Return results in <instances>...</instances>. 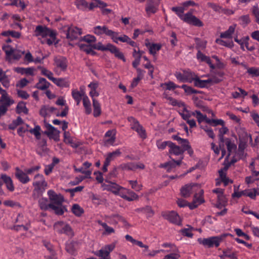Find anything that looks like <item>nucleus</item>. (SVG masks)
<instances>
[{
    "mask_svg": "<svg viewBox=\"0 0 259 259\" xmlns=\"http://www.w3.org/2000/svg\"><path fill=\"white\" fill-rule=\"evenodd\" d=\"M53 82L60 88H67L70 85V82L67 78H55Z\"/></svg>",
    "mask_w": 259,
    "mask_h": 259,
    "instance_id": "bb28decb",
    "label": "nucleus"
},
{
    "mask_svg": "<svg viewBox=\"0 0 259 259\" xmlns=\"http://www.w3.org/2000/svg\"><path fill=\"white\" fill-rule=\"evenodd\" d=\"M40 69L42 75L46 76L49 79L53 82L55 77H54L53 73L52 71L44 67L40 68Z\"/></svg>",
    "mask_w": 259,
    "mask_h": 259,
    "instance_id": "de8ad7c7",
    "label": "nucleus"
},
{
    "mask_svg": "<svg viewBox=\"0 0 259 259\" xmlns=\"http://www.w3.org/2000/svg\"><path fill=\"white\" fill-rule=\"evenodd\" d=\"M212 192L217 195L218 200L220 204H222L226 201L224 194V190L223 189H214L212 190Z\"/></svg>",
    "mask_w": 259,
    "mask_h": 259,
    "instance_id": "c9c22d12",
    "label": "nucleus"
},
{
    "mask_svg": "<svg viewBox=\"0 0 259 259\" xmlns=\"http://www.w3.org/2000/svg\"><path fill=\"white\" fill-rule=\"evenodd\" d=\"M228 235H230V234H223L220 236H212L207 238H199L198 239V242L206 247H217L220 245L221 242Z\"/></svg>",
    "mask_w": 259,
    "mask_h": 259,
    "instance_id": "39448f33",
    "label": "nucleus"
},
{
    "mask_svg": "<svg viewBox=\"0 0 259 259\" xmlns=\"http://www.w3.org/2000/svg\"><path fill=\"white\" fill-rule=\"evenodd\" d=\"M247 73L253 76H259V68L250 67L247 68Z\"/></svg>",
    "mask_w": 259,
    "mask_h": 259,
    "instance_id": "338daca9",
    "label": "nucleus"
},
{
    "mask_svg": "<svg viewBox=\"0 0 259 259\" xmlns=\"http://www.w3.org/2000/svg\"><path fill=\"white\" fill-rule=\"evenodd\" d=\"M50 201L46 198H41L38 200V204L41 209L46 210L49 208L53 210L56 214L62 215L66 211L63 205L64 201L63 196L61 194H56L53 190L48 191Z\"/></svg>",
    "mask_w": 259,
    "mask_h": 259,
    "instance_id": "f257e3e1",
    "label": "nucleus"
},
{
    "mask_svg": "<svg viewBox=\"0 0 259 259\" xmlns=\"http://www.w3.org/2000/svg\"><path fill=\"white\" fill-rule=\"evenodd\" d=\"M224 255L230 259H237V252L232 251L230 249L224 250Z\"/></svg>",
    "mask_w": 259,
    "mask_h": 259,
    "instance_id": "e2e57ef3",
    "label": "nucleus"
},
{
    "mask_svg": "<svg viewBox=\"0 0 259 259\" xmlns=\"http://www.w3.org/2000/svg\"><path fill=\"white\" fill-rule=\"evenodd\" d=\"M197 186V184L195 183L186 185L181 190V195L184 197H189L192 192L193 187Z\"/></svg>",
    "mask_w": 259,
    "mask_h": 259,
    "instance_id": "aec40b11",
    "label": "nucleus"
},
{
    "mask_svg": "<svg viewBox=\"0 0 259 259\" xmlns=\"http://www.w3.org/2000/svg\"><path fill=\"white\" fill-rule=\"evenodd\" d=\"M40 127L39 125H35L34 128H30L29 132L34 135L37 139H39L40 138Z\"/></svg>",
    "mask_w": 259,
    "mask_h": 259,
    "instance_id": "13d9d810",
    "label": "nucleus"
},
{
    "mask_svg": "<svg viewBox=\"0 0 259 259\" xmlns=\"http://www.w3.org/2000/svg\"><path fill=\"white\" fill-rule=\"evenodd\" d=\"M223 75L224 73L222 71L212 72L211 71L210 74L206 75L208 78L207 79L202 80L205 87L208 88L221 82L222 80Z\"/></svg>",
    "mask_w": 259,
    "mask_h": 259,
    "instance_id": "0eeeda50",
    "label": "nucleus"
},
{
    "mask_svg": "<svg viewBox=\"0 0 259 259\" xmlns=\"http://www.w3.org/2000/svg\"><path fill=\"white\" fill-rule=\"evenodd\" d=\"M64 141L67 144L70 145L73 148H77L80 145L79 142H75L73 138L70 136L69 132H65L64 133Z\"/></svg>",
    "mask_w": 259,
    "mask_h": 259,
    "instance_id": "6ab92c4d",
    "label": "nucleus"
},
{
    "mask_svg": "<svg viewBox=\"0 0 259 259\" xmlns=\"http://www.w3.org/2000/svg\"><path fill=\"white\" fill-rule=\"evenodd\" d=\"M54 63L56 67L60 68L62 71L66 70L68 65L66 58L62 56L55 58Z\"/></svg>",
    "mask_w": 259,
    "mask_h": 259,
    "instance_id": "dca6fc26",
    "label": "nucleus"
},
{
    "mask_svg": "<svg viewBox=\"0 0 259 259\" xmlns=\"http://www.w3.org/2000/svg\"><path fill=\"white\" fill-rule=\"evenodd\" d=\"M82 102L83 107L85 109V113L87 114H91L92 111V109L91 102L88 96H85L83 97L82 99Z\"/></svg>",
    "mask_w": 259,
    "mask_h": 259,
    "instance_id": "f704fd0d",
    "label": "nucleus"
},
{
    "mask_svg": "<svg viewBox=\"0 0 259 259\" xmlns=\"http://www.w3.org/2000/svg\"><path fill=\"white\" fill-rule=\"evenodd\" d=\"M16 222L19 223L15 227L23 228V230H28L30 227V221L28 218L22 214H19L16 218Z\"/></svg>",
    "mask_w": 259,
    "mask_h": 259,
    "instance_id": "ddd939ff",
    "label": "nucleus"
},
{
    "mask_svg": "<svg viewBox=\"0 0 259 259\" xmlns=\"http://www.w3.org/2000/svg\"><path fill=\"white\" fill-rule=\"evenodd\" d=\"M54 230L59 234H64L72 237L74 236V232L70 226L65 222L58 221L53 226Z\"/></svg>",
    "mask_w": 259,
    "mask_h": 259,
    "instance_id": "423d86ee",
    "label": "nucleus"
},
{
    "mask_svg": "<svg viewBox=\"0 0 259 259\" xmlns=\"http://www.w3.org/2000/svg\"><path fill=\"white\" fill-rule=\"evenodd\" d=\"M84 41L89 45H92V43L96 42V38L94 35L88 34L79 38V41Z\"/></svg>",
    "mask_w": 259,
    "mask_h": 259,
    "instance_id": "09e8293b",
    "label": "nucleus"
},
{
    "mask_svg": "<svg viewBox=\"0 0 259 259\" xmlns=\"http://www.w3.org/2000/svg\"><path fill=\"white\" fill-rule=\"evenodd\" d=\"M74 5L80 10L85 11L88 7V3L85 0H75Z\"/></svg>",
    "mask_w": 259,
    "mask_h": 259,
    "instance_id": "a19ab883",
    "label": "nucleus"
},
{
    "mask_svg": "<svg viewBox=\"0 0 259 259\" xmlns=\"http://www.w3.org/2000/svg\"><path fill=\"white\" fill-rule=\"evenodd\" d=\"M106 218L110 221L112 224H117L119 222H121L123 224H125L126 221L120 215L118 214H114L106 217Z\"/></svg>",
    "mask_w": 259,
    "mask_h": 259,
    "instance_id": "393cba45",
    "label": "nucleus"
},
{
    "mask_svg": "<svg viewBox=\"0 0 259 259\" xmlns=\"http://www.w3.org/2000/svg\"><path fill=\"white\" fill-rule=\"evenodd\" d=\"M160 87L164 90L169 91L174 90L177 88L180 87V86L176 84L174 82L171 81L161 83Z\"/></svg>",
    "mask_w": 259,
    "mask_h": 259,
    "instance_id": "e433bc0d",
    "label": "nucleus"
},
{
    "mask_svg": "<svg viewBox=\"0 0 259 259\" xmlns=\"http://www.w3.org/2000/svg\"><path fill=\"white\" fill-rule=\"evenodd\" d=\"M93 32L97 35H102L105 34L109 36L110 38L112 35L114 34V31L109 29L106 25L96 26L93 28Z\"/></svg>",
    "mask_w": 259,
    "mask_h": 259,
    "instance_id": "f8f14e48",
    "label": "nucleus"
},
{
    "mask_svg": "<svg viewBox=\"0 0 259 259\" xmlns=\"http://www.w3.org/2000/svg\"><path fill=\"white\" fill-rule=\"evenodd\" d=\"M32 185L34 187L33 196L35 199L42 195L48 186L44 176L39 174L34 176Z\"/></svg>",
    "mask_w": 259,
    "mask_h": 259,
    "instance_id": "20e7f679",
    "label": "nucleus"
},
{
    "mask_svg": "<svg viewBox=\"0 0 259 259\" xmlns=\"http://www.w3.org/2000/svg\"><path fill=\"white\" fill-rule=\"evenodd\" d=\"M181 145L180 147L183 150V153L185 151H188L190 155H192L193 153V150L191 148L189 141L187 139H184L182 141L179 143Z\"/></svg>",
    "mask_w": 259,
    "mask_h": 259,
    "instance_id": "72a5a7b5",
    "label": "nucleus"
},
{
    "mask_svg": "<svg viewBox=\"0 0 259 259\" xmlns=\"http://www.w3.org/2000/svg\"><path fill=\"white\" fill-rule=\"evenodd\" d=\"M85 95H84L83 92H80L77 90H73L72 91V96L74 100H77V99H81L82 98H83L84 96Z\"/></svg>",
    "mask_w": 259,
    "mask_h": 259,
    "instance_id": "69168bd1",
    "label": "nucleus"
},
{
    "mask_svg": "<svg viewBox=\"0 0 259 259\" xmlns=\"http://www.w3.org/2000/svg\"><path fill=\"white\" fill-rule=\"evenodd\" d=\"M184 72L185 77V82L191 83L192 81H194L195 78L197 77V74L189 69L184 70Z\"/></svg>",
    "mask_w": 259,
    "mask_h": 259,
    "instance_id": "c756f323",
    "label": "nucleus"
},
{
    "mask_svg": "<svg viewBox=\"0 0 259 259\" xmlns=\"http://www.w3.org/2000/svg\"><path fill=\"white\" fill-rule=\"evenodd\" d=\"M236 25H232L230 26L228 29L226 31L222 32L220 34L221 38H232V35L235 32V30L236 28Z\"/></svg>",
    "mask_w": 259,
    "mask_h": 259,
    "instance_id": "c85d7f7f",
    "label": "nucleus"
},
{
    "mask_svg": "<svg viewBox=\"0 0 259 259\" xmlns=\"http://www.w3.org/2000/svg\"><path fill=\"white\" fill-rule=\"evenodd\" d=\"M162 167L165 168L167 172H171L174 168H176V164L173 162L172 160L162 164L161 165Z\"/></svg>",
    "mask_w": 259,
    "mask_h": 259,
    "instance_id": "5fc2aeb1",
    "label": "nucleus"
},
{
    "mask_svg": "<svg viewBox=\"0 0 259 259\" xmlns=\"http://www.w3.org/2000/svg\"><path fill=\"white\" fill-rule=\"evenodd\" d=\"M102 188L103 190L111 191L129 201H133L138 198V195L133 191L108 180H106L105 183L102 184Z\"/></svg>",
    "mask_w": 259,
    "mask_h": 259,
    "instance_id": "f03ea898",
    "label": "nucleus"
},
{
    "mask_svg": "<svg viewBox=\"0 0 259 259\" xmlns=\"http://www.w3.org/2000/svg\"><path fill=\"white\" fill-rule=\"evenodd\" d=\"M215 41L217 43L221 46H225L230 48L233 47L234 46L233 42L232 40H228L226 41L220 38H218L216 39Z\"/></svg>",
    "mask_w": 259,
    "mask_h": 259,
    "instance_id": "6e6d98bb",
    "label": "nucleus"
},
{
    "mask_svg": "<svg viewBox=\"0 0 259 259\" xmlns=\"http://www.w3.org/2000/svg\"><path fill=\"white\" fill-rule=\"evenodd\" d=\"M118 168L122 170L135 171L134 162H127L121 164Z\"/></svg>",
    "mask_w": 259,
    "mask_h": 259,
    "instance_id": "a18cd8bd",
    "label": "nucleus"
},
{
    "mask_svg": "<svg viewBox=\"0 0 259 259\" xmlns=\"http://www.w3.org/2000/svg\"><path fill=\"white\" fill-rule=\"evenodd\" d=\"M228 169V166H225L223 168L219 171V176L223 183L224 186H227L229 183H232L233 181L226 176V171Z\"/></svg>",
    "mask_w": 259,
    "mask_h": 259,
    "instance_id": "a211bd4d",
    "label": "nucleus"
},
{
    "mask_svg": "<svg viewBox=\"0 0 259 259\" xmlns=\"http://www.w3.org/2000/svg\"><path fill=\"white\" fill-rule=\"evenodd\" d=\"M47 128L48 129V132H46V134L50 138L56 139V138L59 136L60 133L59 131L56 128L50 124H48L47 125Z\"/></svg>",
    "mask_w": 259,
    "mask_h": 259,
    "instance_id": "b1692460",
    "label": "nucleus"
},
{
    "mask_svg": "<svg viewBox=\"0 0 259 259\" xmlns=\"http://www.w3.org/2000/svg\"><path fill=\"white\" fill-rule=\"evenodd\" d=\"M169 143H171V141H162L161 140H158L156 144L159 150H163L166 146L169 147Z\"/></svg>",
    "mask_w": 259,
    "mask_h": 259,
    "instance_id": "bf43d9fd",
    "label": "nucleus"
},
{
    "mask_svg": "<svg viewBox=\"0 0 259 259\" xmlns=\"http://www.w3.org/2000/svg\"><path fill=\"white\" fill-rule=\"evenodd\" d=\"M145 45L152 55H155L161 48V45L160 44L150 43L148 41L145 43Z\"/></svg>",
    "mask_w": 259,
    "mask_h": 259,
    "instance_id": "4be33fe9",
    "label": "nucleus"
},
{
    "mask_svg": "<svg viewBox=\"0 0 259 259\" xmlns=\"http://www.w3.org/2000/svg\"><path fill=\"white\" fill-rule=\"evenodd\" d=\"M257 195H259V187L246 190V196L251 199H255Z\"/></svg>",
    "mask_w": 259,
    "mask_h": 259,
    "instance_id": "49530a36",
    "label": "nucleus"
},
{
    "mask_svg": "<svg viewBox=\"0 0 259 259\" xmlns=\"http://www.w3.org/2000/svg\"><path fill=\"white\" fill-rule=\"evenodd\" d=\"M163 217L169 222L177 224L180 225L181 220L178 213L174 211L170 212H166L163 214Z\"/></svg>",
    "mask_w": 259,
    "mask_h": 259,
    "instance_id": "2eb2a0df",
    "label": "nucleus"
},
{
    "mask_svg": "<svg viewBox=\"0 0 259 259\" xmlns=\"http://www.w3.org/2000/svg\"><path fill=\"white\" fill-rule=\"evenodd\" d=\"M1 178L5 184L7 189L11 192L14 191L15 187L12 179L9 176L4 174L2 175Z\"/></svg>",
    "mask_w": 259,
    "mask_h": 259,
    "instance_id": "412c9836",
    "label": "nucleus"
},
{
    "mask_svg": "<svg viewBox=\"0 0 259 259\" xmlns=\"http://www.w3.org/2000/svg\"><path fill=\"white\" fill-rule=\"evenodd\" d=\"M171 10L175 12L181 20L189 24L197 27H201L203 25L200 20L192 15L193 10H191L190 12L184 14L186 10L184 7L182 6L181 7H172Z\"/></svg>",
    "mask_w": 259,
    "mask_h": 259,
    "instance_id": "7ed1b4c3",
    "label": "nucleus"
},
{
    "mask_svg": "<svg viewBox=\"0 0 259 259\" xmlns=\"http://www.w3.org/2000/svg\"><path fill=\"white\" fill-rule=\"evenodd\" d=\"M16 110L18 113H23L27 114L28 113V109L26 107V105L23 102L18 103V104L17 106Z\"/></svg>",
    "mask_w": 259,
    "mask_h": 259,
    "instance_id": "4d7b16f0",
    "label": "nucleus"
},
{
    "mask_svg": "<svg viewBox=\"0 0 259 259\" xmlns=\"http://www.w3.org/2000/svg\"><path fill=\"white\" fill-rule=\"evenodd\" d=\"M98 223L99 224L102 226L103 228L104 229V231L103 233V235H109L115 232L114 229L112 227L108 226V225L106 223H103L101 221H99Z\"/></svg>",
    "mask_w": 259,
    "mask_h": 259,
    "instance_id": "4c0bfd02",
    "label": "nucleus"
},
{
    "mask_svg": "<svg viewBox=\"0 0 259 259\" xmlns=\"http://www.w3.org/2000/svg\"><path fill=\"white\" fill-rule=\"evenodd\" d=\"M93 104L94 107V116L95 117L99 116L101 112L100 104L95 99H93Z\"/></svg>",
    "mask_w": 259,
    "mask_h": 259,
    "instance_id": "c03bdc74",
    "label": "nucleus"
},
{
    "mask_svg": "<svg viewBox=\"0 0 259 259\" xmlns=\"http://www.w3.org/2000/svg\"><path fill=\"white\" fill-rule=\"evenodd\" d=\"M225 145L227 146L228 155L229 156L233 153L236 149V145L230 139L227 138L225 140Z\"/></svg>",
    "mask_w": 259,
    "mask_h": 259,
    "instance_id": "7c9ffc66",
    "label": "nucleus"
},
{
    "mask_svg": "<svg viewBox=\"0 0 259 259\" xmlns=\"http://www.w3.org/2000/svg\"><path fill=\"white\" fill-rule=\"evenodd\" d=\"M44 40H41L42 44L47 43V44L51 45L55 43L56 39V33L55 32L52 31V34L48 35V37H46Z\"/></svg>",
    "mask_w": 259,
    "mask_h": 259,
    "instance_id": "8fccbe9b",
    "label": "nucleus"
},
{
    "mask_svg": "<svg viewBox=\"0 0 259 259\" xmlns=\"http://www.w3.org/2000/svg\"><path fill=\"white\" fill-rule=\"evenodd\" d=\"M145 10L147 15L149 16L152 14H154L158 10V5L149 2L147 4Z\"/></svg>",
    "mask_w": 259,
    "mask_h": 259,
    "instance_id": "473e14b6",
    "label": "nucleus"
},
{
    "mask_svg": "<svg viewBox=\"0 0 259 259\" xmlns=\"http://www.w3.org/2000/svg\"><path fill=\"white\" fill-rule=\"evenodd\" d=\"M169 154H173L176 156L181 155L183 154V150L181 149V148L176 145L175 143L171 142V143H169Z\"/></svg>",
    "mask_w": 259,
    "mask_h": 259,
    "instance_id": "5701e85b",
    "label": "nucleus"
},
{
    "mask_svg": "<svg viewBox=\"0 0 259 259\" xmlns=\"http://www.w3.org/2000/svg\"><path fill=\"white\" fill-rule=\"evenodd\" d=\"M11 2V5L15 6L17 7H20L22 10L24 9L26 5L23 1L21 0H9Z\"/></svg>",
    "mask_w": 259,
    "mask_h": 259,
    "instance_id": "0e129e2a",
    "label": "nucleus"
},
{
    "mask_svg": "<svg viewBox=\"0 0 259 259\" xmlns=\"http://www.w3.org/2000/svg\"><path fill=\"white\" fill-rule=\"evenodd\" d=\"M204 202L203 198L201 196H199L197 197L196 195L195 196L193 200V203L189 205L190 209H192L197 207L199 205L202 203Z\"/></svg>",
    "mask_w": 259,
    "mask_h": 259,
    "instance_id": "3c124183",
    "label": "nucleus"
},
{
    "mask_svg": "<svg viewBox=\"0 0 259 259\" xmlns=\"http://www.w3.org/2000/svg\"><path fill=\"white\" fill-rule=\"evenodd\" d=\"M114 243L107 245L100 250L96 251L94 254L99 257L100 259H110V253L114 249Z\"/></svg>",
    "mask_w": 259,
    "mask_h": 259,
    "instance_id": "1a4fd4ad",
    "label": "nucleus"
},
{
    "mask_svg": "<svg viewBox=\"0 0 259 259\" xmlns=\"http://www.w3.org/2000/svg\"><path fill=\"white\" fill-rule=\"evenodd\" d=\"M78 45L80 50L85 52L87 54H93L94 53L93 50L94 49L92 48L93 45H87L82 44H78Z\"/></svg>",
    "mask_w": 259,
    "mask_h": 259,
    "instance_id": "864d4df0",
    "label": "nucleus"
},
{
    "mask_svg": "<svg viewBox=\"0 0 259 259\" xmlns=\"http://www.w3.org/2000/svg\"><path fill=\"white\" fill-rule=\"evenodd\" d=\"M3 50L6 53L7 56L12 57L13 53H17L16 50L13 49L9 45H5L3 47Z\"/></svg>",
    "mask_w": 259,
    "mask_h": 259,
    "instance_id": "680f3d73",
    "label": "nucleus"
},
{
    "mask_svg": "<svg viewBox=\"0 0 259 259\" xmlns=\"http://www.w3.org/2000/svg\"><path fill=\"white\" fill-rule=\"evenodd\" d=\"M111 39L115 43H118V41L126 42L127 41H129L130 37L126 35L118 36V32L114 31V34L112 35Z\"/></svg>",
    "mask_w": 259,
    "mask_h": 259,
    "instance_id": "a878e982",
    "label": "nucleus"
},
{
    "mask_svg": "<svg viewBox=\"0 0 259 259\" xmlns=\"http://www.w3.org/2000/svg\"><path fill=\"white\" fill-rule=\"evenodd\" d=\"M181 107H182L183 109L182 110L179 112V113L181 115L183 119H184L185 120H187L188 119H189V118L193 116V115L192 114V112L188 111L186 109L185 104L184 106H181Z\"/></svg>",
    "mask_w": 259,
    "mask_h": 259,
    "instance_id": "37998d69",
    "label": "nucleus"
},
{
    "mask_svg": "<svg viewBox=\"0 0 259 259\" xmlns=\"http://www.w3.org/2000/svg\"><path fill=\"white\" fill-rule=\"evenodd\" d=\"M192 114L193 116H195L197 118V121L199 123H201L206 119V115L202 114L200 111L198 110L192 112Z\"/></svg>",
    "mask_w": 259,
    "mask_h": 259,
    "instance_id": "052dcab7",
    "label": "nucleus"
},
{
    "mask_svg": "<svg viewBox=\"0 0 259 259\" xmlns=\"http://www.w3.org/2000/svg\"><path fill=\"white\" fill-rule=\"evenodd\" d=\"M121 154L119 149H116L112 152L109 153L106 157L105 160L110 162L115 159L116 157H119Z\"/></svg>",
    "mask_w": 259,
    "mask_h": 259,
    "instance_id": "58836bf2",
    "label": "nucleus"
},
{
    "mask_svg": "<svg viewBox=\"0 0 259 259\" xmlns=\"http://www.w3.org/2000/svg\"><path fill=\"white\" fill-rule=\"evenodd\" d=\"M72 211L76 216H80L83 212V209L77 204H74L72 206Z\"/></svg>",
    "mask_w": 259,
    "mask_h": 259,
    "instance_id": "603ef678",
    "label": "nucleus"
},
{
    "mask_svg": "<svg viewBox=\"0 0 259 259\" xmlns=\"http://www.w3.org/2000/svg\"><path fill=\"white\" fill-rule=\"evenodd\" d=\"M55 110L56 108L50 106H44L40 109L39 113L42 116L46 117L47 116H50V115Z\"/></svg>",
    "mask_w": 259,
    "mask_h": 259,
    "instance_id": "cd10ccee",
    "label": "nucleus"
},
{
    "mask_svg": "<svg viewBox=\"0 0 259 259\" xmlns=\"http://www.w3.org/2000/svg\"><path fill=\"white\" fill-rule=\"evenodd\" d=\"M82 34L81 30L78 27L71 26L68 29L66 37L69 40L79 39V36Z\"/></svg>",
    "mask_w": 259,
    "mask_h": 259,
    "instance_id": "4468645a",
    "label": "nucleus"
},
{
    "mask_svg": "<svg viewBox=\"0 0 259 259\" xmlns=\"http://www.w3.org/2000/svg\"><path fill=\"white\" fill-rule=\"evenodd\" d=\"M0 82H1L5 88H8L9 87L10 85V79L8 75L6 74V72H4L0 76Z\"/></svg>",
    "mask_w": 259,
    "mask_h": 259,
    "instance_id": "ea45409f",
    "label": "nucleus"
},
{
    "mask_svg": "<svg viewBox=\"0 0 259 259\" xmlns=\"http://www.w3.org/2000/svg\"><path fill=\"white\" fill-rule=\"evenodd\" d=\"M252 12L255 18L256 23L259 25V8L257 6H254L252 7Z\"/></svg>",
    "mask_w": 259,
    "mask_h": 259,
    "instance_id": "774afa93",
    "label": "nucleus"
},
{
    "mask_svg": "<svg viewBox=\"0 0 259 259\" xmlns=\"http://www.w3.org/2000/svg\"><path fill=\"white\" fill-rule=\"evenodd\" d=\"M49 82L45 78H40L38 82L36 84V87L40 90H45L48 89L50 85Z\"/></svg>",
    "mask_w": 259,
    "mask_h": 259,
    "instance_id": "2f4dec72",
    "label": "nucleus"
},
{
    "mask_svg": "<svg viewBox=\"0 0 259 259\" xmlns=\"http://www.w3.org/2000/svg\"><path fill=\"white\" fill-rule=\"evenodd\" d=\"M52 34V30L47 27L42 25H38L36 27L34 35L37 37L38 39L45 38L48 37V35Z\"/></svg>",
    "mask_w": 259,
    "mask_h": 259,
    "instance_id": "9b49d317",
    "label": "nucleus"
},
{
    "mask_svg": "<svg viewBox=\"0 0 259 259\" xmlns=\"http://www.w3.org/2000/svg\"><path fill=\"white\" fill-rule=\"evenodd\" d=\"M15 169V176L21 183L26 184L30 181V179L25 171H22L19 167H16Z\"/></svg>",
    "mask_w": 259,
    "mask_h": 259,
    "instance_id": "f3484780",
    "label": "nucleus"
},
{
    "mask_svg": "<svg viewBox=\"0 0 259 259\" xmlns=\"http://www.w3.org/2000/svg\"><path fill=\"white\" fill-rule=\"evenodd\" d=\"M14 103V101L11 99L6 91H3V94L1 95L0 99V107L2 111L7 112L8 108Z\"/></svg>",
    "mask_w": 259,
    "mask_h": 259,
    "instance_id": "9d476101",
    "label": "nucleus"
},
{
    "mask_svg": "<svg viewBox=\"0 0 259 259\" xmlns=\"http://www.w3.org/2000/svg\"><path fill=\"white\" fill-rule=\"evenodd\" d=\"M2 35L4 36L11 37L15 38H18L21 36V33L14 30H7L2 32Z\"/></svg>",
    "mask_w": 259,
    "mask_h": 259,
    "instance_id": "79ce46f5",
    "label": "nucleus"
},
{
    "mask_svg": "<svg viewBox=\"0 0 259 259\" xmlns=\"http://www.w3.org/2000/svg\"><path fill=\"white\" fill-rule=\"evenodd\" d=\"M127 120L130 122L131 128L137 132L141 138L143 139H145L146 138L145 130L137 119L134 117L131 116L127 118Z\"/></svg>",
    "mask_w": 259,
    "mask_h": 259,
    "instance_id": "6e6552de",
    "label": "nucleus"
}]
</instances>
